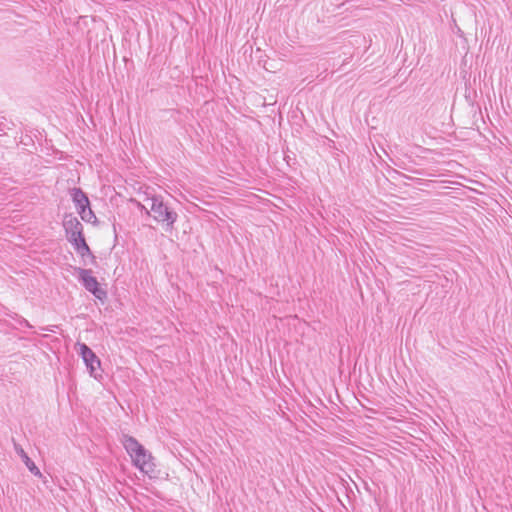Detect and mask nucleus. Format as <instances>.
<instances>
[{
    "mask_svg": "<svg viewBox=\"0 0 512 512\" xmlns=\"http://www.w3.org/2000/svg\"><path fill=\"white\" fill-rule=\"evenodd\" d=\"M124 448L127 453L133 458L139 451H142L144 448L134 437L125 436L123 441Z\"/></svg>",
    "mask_w": 512,
    "mask_h": 512,
    "instance_id": "obj_8",
    "label": "nucleus"
},
{
    "mask_svg": "<svg viewBox=\"0 0 512 512\" xmlns=\"http://www.w3.org/2000/svg\"><path fill=\"white\" fill-rule=\"evenodd\" d=\"M132 461L141 472L148 475L150 478L155 477L156 465L154 463V458L145 448H142V451H139L132 458Z\"/></svg>",
    "mask_w": 512,
    "mask_h": 512,
    "instance_id": "obj_4",
    "label": "nucleus"
},
{
    "mask_svg": "<svg viewBox=\"0 0 512 512\" xmlns=\"http://www.w3.org/2000/svg\"><path fill=\"white\" fill-rule=\"evenodd\" d=\"M78 213L81 217V219L85 222H95L96 216L94 212L91 210L90 205L88 208H82L78 210Z\"/></svg>",
    "mask_w": 512,
    "mask_h": 512,
    "instance_id": "obj_10",
    "label": "nucleus"
},
{
    "mask_svg": "<svg viewBox=\"0 0 512 512\" xmlns=\"http://www.w3.org/2000/svg\"><path fill=\"white\" fill-rule=\"evenodd\" d=\"M71 197L77 208V211L82 208H88L90 205L87 195L80 188H73L71 190Z\"/></svg>",
    "mask_w": 512,
    "mask_h": 512,
    "instance_id": "obj_7",
    "label": "nucleus"
},
{
    "mask_svg": "<svg viewBox=\"0 0 512 512\" xmlns=\"http://www.w3.org/2000/svg\"><path fill=\"white\" fill-rule=\"evenodd\" d=\"M63 227L66 233L67 240L73 246L85 241L83 235V225L76 217L72 215L66 216L63 221Z\"/></svg>",
    "mask_w": 512,
    "mask_h": 512,
    "instance_id": "obj_3",
    "label": "nucleus"
},
{
    "mask_svg": "<svg viewBox=\"0 0 512 512\" xmlns=\"http://www.w3.org/2000/svg\"><path fill=\"white\" fill-rule=\"evenodd\" d=\"M79 354L81 355L85 365L90 371V375H94L97 367L100 366V360L96 354L84 343H79Z\"/></svg>",
    "mask_w": 512,
    "mask_h": 512,
    "instance_id": "obj_5",
    "label": "nucleus"
},
{
    "mask_svg": "<svg viewBox=\"0 0 512 512\" xmlns=\"http://www.w3.org/2000/svg\"><path fill=\"white\" fill-rule=\"evenodd\" d=\"M150 212L156 222L165 225V231L173 230L178 214L161 197L154 196L150 199Z\"/></svg>",
    "mask_w": 512,
    "mask_h": 512,
    "instance_id": "obj_1",
    "label": "nucleus"
},
{
    "mask_svg": "<svg viewBox=\"0 0 512 512\" xmlns=\"http://www.w3.org/2000/svg\"><path fill=\"white\" fill-rule=\"evenodd\" d=\"M77 271L79 280L82 282V285L87 291L92 293L99 300H104L107 298V292L99 287V283L96 277L92 275V270L78 268Z\"/></svg>",
    "mask_w": 512,
    "mask_h": 512,
    "instance_id": "obj_2",
    "label": "nucleus"
},
{
    "mask_svg": "<svg viewBox=\"0 0 512 512\" xmlns=\"http://www.w3.org/2000/svg\"><path fill=\"white\" fill-rule=\"evenodd\" d=\"M14 448L16 453L20 456L28 470L35 476H41V472L39 468L35 465V463L29 458L27 453L19 444H14Z\"/></svg>",
    "mask_w": 512,
    "mask_h": 512,
    "instance_id": "obj_6",
    "label": "nucleus"
},
{
    "mask_svg": "<svg viewBox=\"0 0 512 512\" xmlns=\"http://www.w3.org/2000/svg\"><path fill=\"white\" fill-rule=\"evenodd\" d=\"M73 247L82 258L90 257L92 263L96 262V257L92 254L88 244L86 243V240L79 244H76Z\"/></svg>",
    "mask_w": 512,
    "mask_h": 512,
    "instance_id": "obj_9",
    "label": "nucleus"
}]
</instances>
